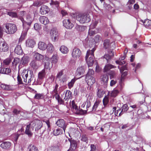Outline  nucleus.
<instances>
[{
	"label": "nucleus",
	"instance_id": "nucleus-1",
	"mask_svg": "<svg viewBox=\"0 0 151 151\" xmlns=\"http://www.w3.org/2000/svg\"><path fill=\"white\" fill-rule=\"evenodd\" d=\"M95 50L93 48L92 50H88L86 56V60L88 67L91 66L94 63V52Z\"/></svg>",
	"mask_w": 151,
	"mask_h": 151
},
{
	"label": "nucleus",
	"instance_id": "nucleus-2",
	"mask_svg": "<svg viewBox=\"0 0 151 151\" xmlns=\"http://www.w3.org/2000/svg\"><path fill=\"white\" fill-rule=\"evenodd\" d=\"M76 19L81 23H84L89 22L91 19L89 15L86 13L79 14L76 16Z\"/></svg>",
	"mask_w": 151,
	"mask_h": 151
},
{
	"label": "nucleus",
	"instance_id": "nucleus-3",
	"mask_svg": "<svg viewBox=\"0 0 151 151\" xmlns=\"http://www.w3.org/2000/svg\"><path fill=\"white\" fill-rule=\"evenodd\" d=\"M115 67H116L111 64H107L105 65L104 68V72H108V73L110 76V78L111 79L114 78L115 73L114 71L110 70L112 68Z\"/></svg>",
	"mask_w": 151,
	"mask_h": 151
},
{
	"label": "nucleus",
	"instance_id": "nucleus-4",
	"mask_svg": "<svg viewBox=\"0 0 151 151\" xmlns=\"http://www.w3.org/2000/svg\"><path fill=\"white\" fill-rule=\"evenodd\" d=\"M6 30V32L9 34L14 33L17 30V29L15 24L12 23H7L5 25Z\"/></svg>",
	"mask_w": 151,
	"mask_h": 151
},
{
	"label": "nucleus",
	"instance_id": "nucleus-5",
	"mask_svg": "<svg viewBox=\"0 0 151 151\" xmlns=\"http://www.w3.org/2000/svg\"><path fill=\"white\" fill-rule=\"evenodd\" d=\"M123 83L119 82V85L114 89L111 93V95L113 97H115L117 95L120 91L122 90L123 88Z\"/></svg>",
	"mask_w": 151,
	"mask_h": 151
},
{
	"label": "nucleus",
	"instance_id": "nucleus-6",
	"mask_svg": "<svg viewBox=\"0 0 151 151\" xmlns=\"http://www.w3.org/2000/svg\"><path fill=\"white\" fill-rule=\"evenodd\" d=\"M71 55L73 59H76L81 58V52L79 49L75 47L73 49Z\"/></svg>",
	"mask_w": 151,
	"mask_h": 151
},
{
	"label": "nucleus",
	"instance_id": "nucleus-7",
	"mask_svg": "<svg viewBox=\"0 0 151 151\" xmlns=\"http://www.w3.org/2000/svg\"><path fill=\"white\" fill-rule=\"evenodd\" d=\"M33 123L29 124L27 126L25 130V133L29 137H31L33 135L32 132L34 130L33 126L35 125Z\"/></svg>",
	"mask_w": 151,
	"mask_h": 151
},
{
	"label": "nucleus",
	"instance_id": "nucleus-8",
	"mask_svg": "<svg viewBox=\"0 0 151 151\" xmlns=\"http://www.w3.org/2000/svg\"><path fill=\"white\" fill-rule=\"evenodd\" d=\"M30 123H33L34 124H35V125L33 126V127L34 128V127L35 128V130L36 131L40 129L42 126V122L39 120H34L31 122Z\"/></svg>",
	"mask_w": 151,
	"mask_h": 151
},
{
	"label": "nucleus",
	"instance_id": "nucleus-9",
	"mask_svg": "<svg viewBox=\"0 0 151 151\" xmlns=\"http://www.w3.org/2000/svg\"><path fill=\"white\" fill-rule=\"evenodd\" d=\"M58 127L63 128L64 131L65 130L67 124L63 119H58L56 123Z\"/></svg>",
	"mask_w": 151,
	"mask_h": 151
},
{
	"label": "nucleus",
	"instance_id": "nucleus-10",
	"mask_svg": "<svg viewBox=\"0 0 151 151\" xmlns=\"http://www.w3.org/2000/svg\"><path fill=\"white\" fill-rule=\"evenodd\" d=\"M63 24L64 27L66 28L71 29L74 26L73 24L71 22L70 19H65L63 21Z\"/></svg>",
	"mask_w": 151,
	"mask_h": 151
},
{
	"label": "nucleus",
	"instance_id": "nucleus-11",
	"mask_svg": "<svg viewBox=\"0 0 151 151\" xmlns=\"http://www.w3.org/2000/svg\"><path fill=\"white\" fill-rule=\"evenodd\" d=\"M113 50H111L108 52V54H105L104 56L103 57V58L104 60L105 59L106 62L108 63L111 59L112 57L114 56Z\"/></svg>",
	"mask_w": 151,
	"mask_h": 151
},
{
	"label": "nucleus",
	"instance_id": "nucleus-12",
	"mask_svg": "<svg viewBox=\"0 0 151 151\" xmlns=\"http://www.w3.org/2000/svg\"><path fill=\"white\" fill-rule=\"evenodd\" d=\"M35 43V41L32 39H28L25 41L26 46L28 47L33 48L34 47Z\"/></svg>",
	"mask_w": 151,
	"mask_h": 151
},
{
	"label": "nucleus",
	"instance_id": "nucleus-13",
	"mask_svg": "<svg viewBox=\"0 0 151 151\" xmlns=\"http://www.w3.org/2000/svg\"><path fill=\"white\" fill-rule=\"evenodd\" d=\"M52 64L50 63V59L48 57H46L44 60V68L50 70L52 67Z\"/></svg>",
	"mask_w": 151,
	"mask_h": 151
},
{
	"label": "nucleus",
	"instance_id": "nucleus-14",
	"mask_svg": "<svg viewBox=\"0 0 151 151\" xmlns=\"http://www.w3.org/2000/svg\"><path fill=\"white\" fill-rule=\"evenodd\" d=\"M8 44L5 42H0V51L6 52L8 50Z\"/></svg>",
	"mask_w": 151,
	"mask_h": 151
},
{
	"label": "nucleus",
	"instance_id": "nucleus-15",
	"mask_svg": "<svg viewBox=\"0 0 151 151\" xmlns=\"http://www.w3.org/2000/svg\"><path fill=\"white\" fill-rule=\"evenodd\" d=\"M86 81L89 85L92 86L95 82V78L92 76H86Z\"/></svg>",
	"mask_w": 151,
	"mask_h": 151
},
{
	"label": "nucleus",
	"instance_id": "nucleus-16",
	"mask_svg": "<svg viewBox=\"0 0 151 151\" xmlns=\"http://www.w3.org/2000/svg\"><path fill=\"white\" fill-rule=\"evenodd\" d=\"M28 70L27 69H24L23 70L21 74V76L24 80V82L25 83V84L27 83V78L28 76Z\"/></svg>",
	"mask_w": 151,
	"mask_h": 151
},
{
	"label": "nucleus",
	"instance_id": "nucleus-17",
	"mask_svg": "<svg viewBox=\"0 0 151 151\" xmlns=\"http://www.w3.org/2000/svg\"><path fill=\"white\" fill-rule=\"evenodd\" d=\"M68 140L70 143V147L69 151L71 150H75L77 147V142L76 141L70 139H68Z\"/></svg>",
	"mask_w": 151,
	"mask_h": 151
},
{
	"label": "nucleus",
	"instance_id": "nucleus-18",
	"mask_svg": "<svg viewBox=\"0 0 151 151\" xmlns=\"http://www.w3.org/2000/svg\"><path fill=\"white\" fill-rule=\"evenodd\" d=\"M29 60V56L27 55H24L20 60V64L23 65H26Z\"/></svg>",
	"mask_w": 151,
	"mask_h": 151
},
{
	"label": "nucleus",
	"instance_id": "nucleus-19",
	"mask_svg": "<svg viewBox=\"0 0 151 151\" xmlns=\"http://www.w3.org/2000/svg\"><path fill=\"white\" fill-rule=\"evenodd\" d=\"M33 57L36 60L40 61L42 60L44 58V55L37 52H34L33 53Z\"/></svg>",
	"mask_w": 151,
	"mask_h": 151
},
{
	"label": "nucleus",
	"instance_id": "nucleus-20",
	"mask_svg": "<svg viewBox=\"0 0 151 151\" xmlns=\"http://www.w3.org/2000/svg\"><path fill=\"white\" fill-rule=\"evenodd\" d=\"M65 97L64 99L65 101H67V102L69 101L70 103H71V101L70 99L72 96V94L71 92L69 90H67L65 92Z\"/></svg>",
	"mask_w": 151,
	"mask_h": 151
},
{
	"label": "nucleus",
	"instance_id": "nucleus-21",
	"mask_svg": "<svg viewBox=\"0 0 151 151\" xmlns=\"http://www.w3.org/2000/svg\"><path fill=\"white\" fill-rule=\"evenodd\" d=\"M47 51V53L50 54H52L53 52L54 48L52 44L50 43H49L47 45L46 48Z\"/></svg>",
	"mask_w": 151,
	"mask_h": 151
},
{
	"label": "nucleus",
	"instance_id": "nucleus-22",
	"mask_svg": "<svg viewBox=\"0 0 151 151\" xmlns=\"http://www.w3.org/2000/svg\"><path fill=\"white\" fill-rule=\"evenodd\" d=\"M11 145V144L10 142H4L0 144V147L4 149L8 150L9 149Z\"/></svg>",
	"mask_w": 151,
	"mask_h": 151
},
{
	"label": "nucleus",
	"instance_id": "nucleus-23",
	"mask_svg": "<svg viewBox=\"0 0 151 151\" xmlns=\"http://www.w3.org/2000/svg\"><path fill=\"white\" fill-rule=\"evenodd\" d=\"M86 68V65H82L77 68V73L79 75L83 74Z\"/></svg>",
	"mask_w": 151,
	"mask_h": 151
},
{
	"label": "nucleus",
	"instance_id": "nucleus-24",
	"mask_svg": "<svg viewBox=\"0 0 151 151\" xmlns=\"http://www.w3.org/2000/svg\"><path fill=\"white\" fill-rule=\"evenodd\" d=\"M109 80V77L106 75H104L101 77V83L105 86H106Z\"/></svg>",
	"mask_w": 151,
	"mask_h": 151
},
{
	"label": "nucleus",
	"instance_id": "nucleus-25",
	"mask_svg": "<svg viewBox=\"0 0 151 151\" xmlns=\"http://www.w3.org/2000/svg\"><path fill=\"white\" fill-rule=\"evenodd\" d=\"M49 11V9L47 6L43 5L40 9V12L42 14H45L47 13Z\"/></svg>",
	"mask_w": 151,
	"mask_h": 151
},
{
	"label": "nucleus",
	"instance_id": "nucleus-26",
	"mask_svg": "<svg viewBox=\"0 0 151 151\" xmlns=\"http://www.w3.org/2000/svg\"><path fill=\"white\" fill-rule=\"evenodd\" d=\"M33 20V18L31 15L28 14L26 15L25 20L24 21V24L25 23H26L28 25L30 26Z\"/></svg>",
	"mask_w": 151,
	"mask_h": 151
},
{
	"label": "nucleus",
	"instance_id": "nucleus-27",
	"mask_svg": "<svg viewBox=\"0 0 151 151\" xmlns=\"http://www.w3.org/2000/svg\"><path fill=\"white\" fill-rule=\"evenodd\" d=\"M39 20L40 22L44 25L47 24L49 22L48 18L45 16H41Z\"/></svg>",
	"mask_w": 151,
	"mask_h": 151
},
{
	"label": "nucleus",
	"instance_id": "nucleus-28",
	"mask_svg": "<svg viewBox=\"0 0 151 151\" xmlns=\"http://www.w3.org/2000/svg\"><path fill=\"white\" fill-rule=\"evenodd\" d=\"M14 52L15 53L19 55H22L23 53L21 45H19L16 46Z\"/></svg>",
	"mask_w": 151,
	"mask_h": 151
},
{
	"label": "nucleus",
	"instance_id": "nucleus-29",
	"mask_svg": "<svg viewBox=\"0 0 151 151\" xmlns=\"http://www.w3.org/2000/svg\"><path fill=\"white\" fill-rule=\"evenodd\" d=\"M26 12L24 11H22L20 12L19 15V18L21 20L23 23V25H24V18L25 17H26Z\"/></svg>",
	"mask_w": 151,
	"mask_h": 151
},
{
	"label": "nucleus",
	"instance_id": "nucleus-30",
	"mask_svg": "<svg viewBox=\"0 0 151 151\" xmlns=\"http://www.w3.org/2000/svg\"><path fill=\"white\" fill-rule=\"evenodd\" d=\"M65 132V130L61 129L58 128L54 130L53 133V134L55 136H58L59 135L62 134L63 132Z\"/></svg>",
	"mask_w": 151,
	"mask_h": 151
},
{
	"label": "nucleus",
	"instance_id": "nucleus-31",
	"mask_svg": "<svg viewBox=\"0 0 151 151\" xmlns=\"http://www.w3.org/2000/svg\"><path fill=\"white\" fill-rule=\"evenodd\" d=\"M47 45L44 42L40 41L38 43V47L41 50H45L46 48Z\"/></svg>",
	"mask_w": 151,
	"mask_h": 151
},
{
	"label": "nucleus",
	"instance_id": "nucleus-32",
	"mask_svg": "<svg viewBox=\"0 0 151 151\" xmlns=\"http://www.w3.org/2000/svg\"><path fill=\"white\" fill-rule=\"evenodd\" d=\"M55 96V99L57 100L59 104H64V101L61 98L59 94H54V97Z\"/></svg>",
	"mask_w": 151,
	"mask_h": 151
},
{
	"label": "nucleus",
	"instance_id": "nucleus-33",
	"mask_svg": "<svg viewBox=\"0 0 151 151\" xmlns=\"http://www.w3.org/2000/svg\"><path fill=\"white\" fill-rule=\"evenodd\" d=\"M60 50L63 54H67L69 51L68 48L64 45H62L60 47Z\"/></svg>",
	"mask_w": 151,
	"mask_h": 151
},
{
	"label": "nucleus",
	"instance_id": "nucleus-34",
	"mask_svg": "<svg viewBox=\"0 0 151 151\" xmlns=\"http://www.w3.org/2000/svg\"><path fill=\"white\" fill-rule=\"evenodd\" d=\"M52 64H56L58 61V58L56 54H53L51 58Z\"/></svg>",
	"mask_w": 151,
	"mask_h": 151
},
{
	"label": "nucleus",
	"instance_id": "nucleus-35",
	"mask_svg": "<svg viewBox=\"0 0 151 151\" xmlns=\"http://www.w3.org/2000/svg\"><path fill=\"white\" fill-rule=\"evenodd\" d=\"M77 78H74L72 79L70 82L68 83V87L69 89H71L73 86L74 84L76 81L77 80Z\"/></svg>",
	"mask_w": 151,
	"mask_h": 151
},
{
	"label": "nucleus",
	"instance_id": "nucleus-36",
	"mask_svg": "<svg viewBox=\"0 0 151 151\" xmlns=\"http://www.w3.org/2000/svg\"><path fill=\"white\" fill-rule=\"evenodd\" d=\"M0 87L3 89L6 90H11L12 89L10 86L5 84H1L0 85Z\"/></svg>",
	"mask_w": 151,
	"mask_h": 151
},
{
	"label": "nucleus",
	"instance_id": "nucleus-37",
	"mask_svg": "<svg viewBox=\"0 0 151 151\" xmlns=\"http://www.w3.org/2000/svg\"><path fill=\"white\" fill-rule=\"evenodd\" d=\"M10 72V70L7 68H2L0 70V73L2 74H8Z\"/></svg>",
	"mask_w": 151,
	"mask_h": 151
},
{
	"label": "nucleus",
	"instance_id": "nucleus-38",
	"mask_svg": "<svg viewBox=\"0 0 151 151\" xmlns=\"http://www.w3.org/2000/svg\"><path fill=\"white\" fill-rule=\"evenodd\" d=\"M142 22H143V24L145 27H146L147 28L149 26L151 25V20L148 19L145 20L144 21L142 20Z\"/></svg>",
	"mask_w": 151,
	"mask_h": 151
},
{
	"label": "nucleus",
	"instance_id": "nucleus-39",
	"mask_svg": "<svg viewBox=\"0 0 151 151\" xmlns=\"http://www.w3.org/2000/svg\"><path fill=\"white\" fill-rule=\"evenodd\" d=\"M121 109V111L119 114V116H121L123 114L124 112H126L128 108V107L127 105L124 104L123 105V106H122Z\"/></svg>",
	"mask_w": 151,
	"mask_h": 151
},
{
	"label": "nucleus",
	"instance_id": "nucleus-40",
	"mask_svg": "<svg viewBox=\"0 0 151 151\" xmlns=\"http://www.w3.org/2000/svg\"><path fill=\"white\" fill-rule=\"evenodd\" d=\"M45 74L46 73L45 70L44 69H43L39 73L38 77L44 79L45 78Z\"/></svg>",
	"mask_w": 151,
	"mask_h": 151
},
{
	"label": "nucleus",
	"instance_id": "nucleus-41",
	"mask_svg": "<svg viewBox=\"0 0 151 151\" xmlns=\"http://www.w3.org/2000/svg\"><path fill=\"white\" fill-rule=\"evenodd\" d=\"M37 61L35 60H33L31 62L30 64V65L32 68H36L38 66L37 65Z\"/></svg>",
	"mask_w": 151,
	"mask_h": 151
},
{
	"label": "nucleus",
	"instance_id": "nucleus-42",
	"mask_svg": "<svg viewBox=\"0 0 151 151\" xmlns=\"http://www.w3.org/2000/svg\"><path fill=\"white\" fill-rule=\"evenodd\" d=\"M11 61V59L10 58H8L4 60L3 61V64L2 65L3 66H5V65H9Z\"/></svg>",
	"mask_w": 151,
	"mask_h": 151
},
{
	"label": "nucleus",
	"instance_id": "nucleus-43",
	"mask_svg": "<svg viewBox=\"0 0 151 151\" xmlns=\"http://www.w3.org/2000/svg\"><path fill=\"white\" fill-rule=\"evenodd\" d=\"M104 45L106 49L110 48V46L109 40H105L104 43Z\"/></svg>",
	"mask_w": 151,
	"mask_h": 151
},
{
	"label": "nucleus",
	"instance_id": "nucleus-44",
	"mask_svg": "<svg viewBox=\"0 0 151 151\" xmlns=\"http://www.w3.org/2000/svg\"><path fill=\"white\" fill-rule=\"evenodd\" d=\"M71 105L72 108L73 109V111L75 113L78 110V107L76 105L75 103V101L74 100H73L71 102Z\"/></svg>",
	"mask_w": 151,
	"mask_h": 151
},
{
	"label": "nucleus",
	"instance_id": "nucleus-45",
	"mask_svg": "<svg viewBox=\"0 0 151 151\" xmlns=\"http://www.w3.org/2000/svg\"><path fill=\"white\" fill-rule=\"evenodd\" d=\"M50 35L51 37H53L58 35V32L55 28H52L51 30Z\"/></svg>",
	"mask_w": 151,
	"mask_h": 151
},
{
	"label": "nucleus",
	"instance_id": "nucleus-46",
	"mask_svg": "<svg viewBox=\"0 0 151 151\" xmlns=\"http://www.w3.org/2000/svg\"><path fill=\"white\" fill-rule=\"evenodd\" d=\"M89 29L88 32V35L90 37L93 36L96 33L99 32V31H96L95 30H93Z\"/></svg>",
	"mask_w": 151,
	"mask_h": 151
},
{
	"label": "nucleus",
	"instance_id": "nucleus-47",
	"mask_svg": "<svg viewBox=\"0 0 151 151\" xmlns=\"http://www.w3.org/2000/svg\"><path fill=\"white\" fill-rule=\"evenodd\" d=\"M29 151H38L37 148L34 145H30L28 148Z\"/></svg>",
	"mask_w": 151,
	"mask_h": 151
},
{
	"label": "nucleus",
	"instance_id": "nucleus-48",
	"mask_svg": "<svg viewBox=\"0 0 151 151\" xmlns=\"http://www.w3.org/2000/svg\"><path fill=\"white\" fill-rule=\"evenodd\" d=\"M121 73L122 76L119 82H120V83H122V82L124 81V77L126 76V75H127V71H124L123 72H122Z\"/></svg>",
	"mask_w": 151,
	"mask_h": 151
},
{
	"label": "nucleus",
	"instance_id": "nucleus-49",
	"mask_svg": "<svg viewBox=\"0 0 151 151\" xmlns=\"http://www.w3.org/2000/svg\"><path fill=\"white\" fill-rule=\"evenodd\" d=\"M121 128L122 129H125L127 130H129L132 129L131 127L128 124L122 125Z\"/></svg>",
	"mask_w": 151,
	"mask_h": 151
},
{
	"label": "nucleus",
	"instance_id": "nucleus-50",
	"mask_svg": "<svg viewBox=\"0 0 151 151\" xmlns=\"http://www.w3.org/2000/svg\"><path fill=\"white\" fill-rule=\"evenodd\" d=\"M57 80L60 83L62 82L63 83L66 82L67 81L66 76L65 75H63V76L60 77V78H59Z\"/></svg>",
	"mask_w": 151,
	"mask_h": 151
},
{
	"label": "nucleus",
	"instance_id": "nucleus-51",
	"mask_svg": "<svg viewBox=\"0 0 151 151\" xmlns=\"http://www.w3.org/2000/svg\"><path fill=\"white\" fill-rule=\"evenodd\" d=\"M43 97V94L42 93H36L34 96V98L36 99H41Z\"/></svg>",
	"mask_w": 151,
	"mask_h": 151
},
{
	"label": "nucleus",
	"instance_id": "nucleus-52",
	"mask_svg": "<svg viewBox=\"0 0 151 151\" xmlns=\"http://www.w3.org/2000/svg\"><path fill=\"white\" fill-rule=\"evenodd\" d=\"M8 15L13 18H17L18 17L16 13L15 12H8L7 13Z\"/></svg>",
	"mask_w": 151,
	"mask_h": 151
},
{
	"label": "nucleus",
	"instance_id": "nucleus-53",
	"mask_svg": "<svg viewBox=\"0 0 151 151\" xmlns=\"http://www.w3.org/2000/svg\"><path fill=\"white\" fill-rule=\"evenodd\" d=\"M50 4L51 5H52L53 7H54L55 6L58 8V7L59 6V3L57 1H52L50 3Z\"/></svg>",
	"mask_w": 151,
	"mask_h": 151
},
{
	"label": "nucleus",
	"instance_id": "nucleus-54",
	"mask_svg": "<svg viewBox=\"0 0 151 151\" xmlns=\"http://www.w3.org/2000/svg\"><path fill=\"white\" fill-rule=\"evenodd\" d=\"M104 93L103 91L100 89H98L97 93V95L99 98L102 97L104 95Z\"/></svg>",
	"mask_w": 151,
	"mask_h": 151
},
{
	"label": "nucleus",
	"instance_id": "nucleus-55",
	"mask_svg": "<svg viewBox=\"0 0 151 151\" xmlns=\"http://www.w3.org/2000/svg\"><path fill=\"white\" fill-rule=\"evenodd\" d=\"M101 39V37L99 35H97L95 37L94 41L95 43H98L100 41Z\"/></svg>",
	"mask_w": 151,
	"mask_h": 151
},
{
	"label": "nucleus",
	"instance_id": "nucleus-56",
	"mask_svg": "<svg viewBox=\"0 0 151 151\" xmlns=\"http://www.w3.org/2000/svg\"><path fill=\"white\" fill-rule=\"evenodd\" d=\"M20 61V60L19 58H16L14 59L12 62V64L15 66H16L18 63H19Z\"/></svg>",
	"mask_w": 151,
	"mask_h": 151
},
{
	"label": "nucleus",
	"instance_id": "nucleus-57",
	"mask_svg": "<svg viewBox=\"0 0 151 151\" xmlns=\"http://www.w3.org/2000/svg\"><path fill=\"white\" fill-rule=\"evenodd\" d=\"M94 74V71L93 70L91 69H89L88 70V72L86 75V77H88L89 76H92Z\"/></svg>",
	"mask_w": 151,
	"mask_h": 151
},
{
	"label": "nucleus",
	"instance_id": "nucleus-58",
	"mask_svg": "<svg viewBox=\"0 0 151 151\" xmlns=\"http://www.w3.org/2000/svg\"><path fill=\"white\" fill-rule=\"evenodd\" d=\"M17 78L18 84H25V83L24 82V80L23 81H22L21 77L19 75L17 77Z\"/></svg>",
	"mask_w": 151,
	"mask_h": 151
},
{
	"label": "nucleus",
	"instance_id": "nucleus-59",
	"mask_svg": "<svg viewBox=\"0 0 151 151\" xmlns=\"http://www.w3.org/2000/svg\"><path fill=\"white\" fill-rule=\"evenodd\" d=\"M58 85L57 84H56L55 86L54 89L52 91V93L53 94H58Z\"/></svg>",
	"mask_w": 151,
	"mask_h": 151
},
{
	"label": "nucleus",
	"instance_id": "nucleus-60",
	"mask_svg": "<svg viewBox=\"0 0 151 151\" xmlns=\"http://www.w3.org/2000/svg\"><path fill=\"white\" fill-rule=\"evenodd\" d=\"M98 23V22L96 21L92 23L90 26V29H93L94 28Z\"/></svg>",
	"mask_w": 151,
	"mask_h": 151
},
{
	"label": "nucleus",
	"instance_id": "nucleus-61",
	"mask_svg": "<svg viewBox=\"0 0 151 151\" xmlns=\"http://www.w3.org/2000/svg\"><path fill=\"white\" fill-rule=\"evenodd\" d=\"M63 76V71L62 70L58 72L57 73L56 76V80H58Z\"/></svg>",
	"mask_w": 151,
	"mask_h": 151
},
{
	"label": "nucleus",
	"instance_id": "nucleus-62",
	"mask_svg": "<svg viewBox=\"0 0 151 151\" xmlns=\"http://www.w3.org/2000/svg\"><path fill=\"white\" fill-rule=\"evenodd\" d=\"M99 101H96L95 102L92 108L93 111H95L96 110V108L99 104Z\"/></svg>",
	"mask_w": 151,
	"mask_h": 151
},
{
	"label": "nucleus",
	"instance_id": "nucleus-63",
	"mask_svg": "<svg viewBox=\"0 0 151 151\" xmlns=\"http://www.w3.org/2000/svg\"><path fill=\"white\" fill-rule=\"evenodd\" d=\"M108 101L109 99L108 97L106 96L103 99V100L104 105V106L106 105L107 104Z\"/></svg>",
	"mask_w": 151,
	"mask_h": 151
},
{
	"label": "nucleus",
	"instance_id": "nucleus-64",
	"mask_svg": "<svg viewBox=\"0 0 151 151\" xmlns=\"http://www.w3.org/2000/svg\"><path fill=\"white\" fill-rule=\"evenodd\" d=\"M34 28L35 30L37 31L40 29L41 27L39 24L36 23L34 24Z\"/></svg>",
	"mask_w": 151,
	"mask_h": 151
}]
</instances>
